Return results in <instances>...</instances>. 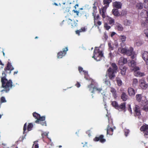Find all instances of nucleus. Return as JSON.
<instances>
[{
    "label": "nucleus",
    "mask_w": 148,
    "mask_h": 148,
    "mask_svg": "<svg viewBox=\"0 0 148 148\" xmlns=\"http://www.w3.org/2000/svg\"><path fill=\"white\" fill-rule=\"evenodd\" d=\"M104 81L105 84L106 85L108 86H110V82L109 79H106Z\"/></svg>",
    "instance_id": "a18cd8bd"
},
{
    "label": "nucleus",
    "mask_w": 148,
    "mask_h": 148,
    "mask_svg": "<svg viewBox=\"0 0 148 148\" xmlns=\"http://www.w3.org/2000/svg\"><path fill=\"white\" fill-rule=\"evenodd\" d=\"M126 12L124 10H123L121 11V14H120V16H123L125 15H126Z\"/></svg>",
    "instance_id": "de8ad7c7"
},
{
    "label": "nucleus",
    "mask_w": 148,
    "mask_h": 148,
    "mask_svg": "<svg viewBox=\"0 0 148 148\" xmlns=\"http://www.w3.org/2000/svg\"><path fill=\"white\" fill-rule=\"evenodd\" d=\"M143 110L146 112L148 111V106L147 105H145L144 106Z\"/></svg>",
    "instance_id": "8fccbe9b"
},
{
    "label": "nucleus",
    "mask_w": 148,
    "mask_h": 148,
    "mask_svg": "<svg viewBox=\"0 0 148 148\" xmlns=\"http://www.w3.org/2000/svg\"><path fill=\"white\" fill-rule=\"evenodd\" d=\"M130 132V131L129 130L127 129H125V135L126 136H127L128 134H129Z\"/></svg>",
    "instance_id": "5fc2aeb1"
},
{
    "label": "nucleus",
    "mask_w": 148,
    "mask_h": 148,
    "mask_svg": "<svg viewBox=\"0 0 148 148\" xmlns=\"http://www.w3.org/2000/svg\"><path fill=\"white\" fill-rule=\"evenodd\" d=\"M83 72L85 75V78H86V76H87L88 75V73L87 71H83Z\"/></svg>",
    "instance_id": "bf43d9fd"
},
{
    "label": "nucleus",
    "mask_w": 148,
    "mask_h": 148,
    "mask_svg": "<svg viewBox=\"0 0 148 148\" xmlns=\"http://www.w3.org/2000/svg\"><path fill=\"white\" fill-rule=\"evenodd\" d=\"M112 12L113 14L116 16H119L121 15L118 9H113L112 10Z\"/></svg>",
    "instance_id": "b1692460"
},
{
    "label": "nucleus",
    "mask_w": 148,
    "mask_h": 148,
    "mask_svg": "<svg viewBox=\"0 0 148 148\" xmlns=\"http://www.w3.org/2000/svg\"><path fill=\"white\" fill-rule=\"evenodd\" d=\"M128 96L126 93L124 92H123L121 95V98L124 101H126L128 99Z\"/></svg>",
    "instance_id": "5701e85b"
},
{
    "label": "nucleus",
    "mask_w": 148,
    "mask_h": 148,
    "mask_svg": "<svg viewBox=\"0 0 148 148\" xmlns=\"http://www.w3.org/2000/svg\"><path fill=\"white\" fill-rule=\"evenodd\" d=\"M107 72L110 79L112 80L115 77V73H116V72L113 71L112 68L110 67Z\"/></svg>",
    "instance_id": "6e6552de"
},
{
    "label": "nucleus",
    "mask_w": 148,
    "mask_h": 148,
    "mask_svg": "<svg viewBox=\"0 0 148 148\" xmlns=\"http://www.w3.org/2000/svg\"><path fill=\"white\" fill-rule=\"evenodd\" d=\"M33 125L32 123H29L27 125V132L31 131L32 130V128L33 127Z\"/></svg>",
    "instance_id": "72a5a7b5"
},
{
    "label": "nucleus",
    "mask_w": 148,
    "mask_h": 148,
    "mask_svg": "<svg viewBox=\"0 0 148 148\" xmlns=\"http://www.w3.org/2000/svg\"><path fill=\"white\" fill-rule=\"evenodd\" d=\"M142 58L144 60L148 59V53L147 51H145L142 54Z\"/></svg>",
    "instance_id": "c85d7f7f"
},
{
    "label": "nucleus",
    "mask_w": 148,
    "mask_h": 148,
    "mask_svg": "<svg viewBox=\"0 0 148 148\" xmlns=\"http://www.w3.org/2000/svg\"><path fill=\"white\" fill-rule=\"evenodd\" d=\"M136 65V62L134 60L130 61V66L132 67H134Z\"/></svg>",
    "instance_id": "a19ab883"
},
{
    "label": "nucleus",
    "mask_w": 148,
    "mask_h": 148,
    "mask_svg": "<svg viewBox=\"0 0 148 148\" xmlns=\"http://www.w3.org/2000/svg\"><path fill=\"white\" fill-rule=\"evenodd\" d=\"M88 87L89 88V90L91 91L92 93H94L95 91H97L98 92H100L102 90V88H98L97 86H95L92 83L91 84L88 86Z\"/></svg>",
    "instance_id": "0eeeda50"
},
{
    "label": "nucleus",
    "mask_w": 148,
    "mask_h": 148,
    "mask_svg": "<svg viewBox=\"0 0 148 148\" xmlns=\"http://www.w3.org/2000/svg\"><path fill=\"white\" fill-rule=\"evenodd\" d=\"M6 102V101L4 97H2L0 99V103H5Z\"/></svg>",
    "instance_id": "79ce46f5"
},
{
    "label": "nucleus",
    "mask_w": 148,
    "mask_h": 148,
    "mask_svg": "<svg viewBox=\"0 0 148 148\" xmlns=\"http://www.w3.org/2000/svg\"><path fill=\"white\" fill-rule=\"evenodd\" d=\"M80 29L82 32H84L86 31V29L85 27L81 28Z\"/></svg>",
    "instance_id": "e2e57ef3"
},
{
    "label": "nucleus",
    "mask_w": 148,
    "mask_h": 148,
    "mask_svg": "<svg viewBox=\"0 0 148 148\" xmlns=\"http://www.w3.org/2000/svg\"><path fill=\"white\" fill-rule=\"evenodd\" d=\"M128 110L131 113V114L132 113V111L130 105H128Z\"/></svg>",
    "instance_id": "6e6d98bb"
},
{
    "label": "nucleus",
    "mask_w": 148,
    "mask_h": 148,
    "mask_svg": "<svg viewBox=\"0 0 148 148\" xmlns=\"http://www.w3.org/2000/svg\"><path fill=\"white\" fill-rule=\"evenodd\" d=\"M108 118L109 124L108 125L106 129L107 134L112 135L113 134V129L110 127L111 126V125L112 124V121L111 119H109V118Z\"/></svg>",
    "instance_id": "423d86ee"
},
{
    "label": "nucleus",
    "mask_w": 148,
    "mask_h": 148,
    "mask_svg": "<svg viewBox=\"0 0 148 148\" xmlns=\"http://www.w3.org/2000/svg\"><path fill=\"white\" fill-rule=\"evenodd\" d=\"M116 80L117 81L118 85L119 86H121L122 84V82L121 80L119 78H117L116 79Z\"/></svg>",
    "instance_id": "ea45409f"
},
{
    "label": "nucleus",
    "mask_w": 148,
    "mask_h": 148,
    "mask_svg": "<svg viewBox=\"0 0 148 148\" xmlns=\"http://www.w3.org/2000/svg\"><path fill=\"white\" fill-rule=\"evenodd\" d=\"M132 56H131V58L132 59H134L135 57V54L134 53V52H133V53L131 55Z\"/></svg>",
    "instance_id": "052dcab7"
},
{
    "label": "nucleus",
    "mask_w": 148,
    "mask_h": 148,
    "mask_svg": "<svg viewBox=\"0 0 148 148\" xmlns=\"http://www.w3.org/2000/svg\"><path fill=\"white\" fill-rule=\"evenodd\" d=\"M145 34L146 36L148 38V29H146L144 31Z\"/></svg>",
    "instance_id": "603ef678"
},
{
    "label": "nucleus",
    "mask_w": 148,
    "mask_h": 148,
    "mask_svg": "<svg viewBox=\"0 0 148 148\" xmlns=\"http://www.w3.org/2000/svg\"><path fill=\"white\" fill-rule=\"evenodd\" d=\"M93 54L94 55L92 58L98 61L100 60L101 59V58L103 57L102 51H100L99 49L97 47H96L95 49Z\"/></svg>",
    "instance_id": "7ed1b4c3"
},
{
    "label": "nucleus",
    "mask_w": 148,
    "mask_h": 148,
    "mask_svg": "<svg viewBox=\"0 0 148 148\" xmlns=\"http://www.w3.org/2000/svg\"><path fill=\"white\" fill-rule=\"evenodd\" d=\"M75 32L76 34H78V35H79L80 33L79 32V30H77Z\"/></svg>",
    "instance_id": "774afa93"
},
{
    "label": "nucleus",
    "mask_w": 148,
    "mask_h": 148,
    "mask_svg": "<svg viewBox=\"0 0 148 148\" xmlns=\"http://www.w3.org/2000/svg\"><path fill=\"white\" fill-rule=\"evenodd\" d=\"M136 99L137 101L140 102L141 99V94H138L136 95Z\"/></svg>",
    "instance_id": "f704fd0d"
},
{
    "label": "nucleus",
    "mask_w": 148,
    "mask_h": 148,
    "mask_svg": "<svg viewBox=\"0 0 148 148\" xmlns=\"http://www.w3.org/2000/svg\"><path fill=\"white\" fill-rule=\"evenodd\" d=\"M112 0H103V4L105 5L104 7H106L107 8L109 6L110 3L111 2Z\"/></svg>",
    "instance_id": "cd10ccee"
},
{
    "label": "nucleus",
    "mask_w": 148,
    "mask_h": 148,
    "mask_svg": "<svg viewBox=\"0 0 148 148\" xmlns=\"http://www.w3.org/2000/svg\"><path fill=\"white\" fill-rule=\"evenodd\" d=\"M93 140L95 141H99L102 143H103L106 141V140L104 138V136L101 135L98 137H95L94 139Z\"/></svg>",
    "instance_id": "f8f14e48"
},
{
    "label": "nucleus",
    "mask_w": 148,
    "mask_h": 148,
    "mask_svg": "<svg viewBox=\"0 0 148 148\" xmlns=\"http://www.w3.org/2000/svg\"><path fill=\"white\" fill-rule=\"evenodd\" d=\"M27 123H25L23 127V134H25V133H26V131L27 130Z\"/></svg>",
    "instance_id": "49530a36"
},
{
    "label": "nucleus",
    "mask_w": 148,
    "mask_h": 148,
    "mask_svg": "<svg viewBox=\"0 0 148 148\" xmlns=\"http://www.w3.org/2000/svg\"><path fill=\"white\" fill-rule=\"evenodd\" d=\"M113 6L114 8L117 9L121 8L122 6V4L119 2L115 1L112 3Z\"/></svg>",
    "instance_id": "aec40b11"
},
{
    "label": "nucleus",
    "mask_w": 148,
    "mask_h": 148,
    "mask_svg": "<svg viewBox=\"0 0 148 148\" xmlns=\"http://www.w3.org/2000/svg\"><path fill=\"white\" fill-rule=\"evenodd\" d=\"M110 91L112 93L113 96L115 98H116L117 96L116 90L114 88L111 87Z\"/></svg>",
    "instance_id": "a878e982"
},
{
    "label": "nucleus",
    "mask_w": 148,
    "mask_h": 148,
    "mask_svg": "<svg viewBox=\"0 0 148 148\" xmlns=\"http://www.w3.org/2000/svg\"><path fill=\"white\" fill-rule=\"evenodd\" d=\"M121 50V53L124 55H126L130 56H131L133 52V49L132 47H130L128 49L125 48H122L119 49L118 50Z\"/></svg>",
    "instance_id": "20e7f679"
},
{
    "label": "nucleus",
    "mask_w": 148,
    "mask_h": 148,
    "mask_svg": "<svg viewBox=\"0 0 148 148\" xmlns=\"http://www.w3.org/2000/svg\"><path fill=\"white\" fill-rule=\"evenodd\" d=\"M73 11L74 13H75L76 14V15L78 16L79 14V12L77 11V10H73Z\"/></svg>",
    "instance_id": "680f3d73"
},
{
    "label": "nucleus",
    "mask_w": 148,
    "mask_h": 148,
    "mask_svg": "<svg viewBox=\"0 0 148 148\" xmlns=\"http://www.w3.org/2000/svg\"><path fill=\"white\" fill-rule=\"evenodd\" d=\"M1 145H3L4 147V148H6L5 147L6 146V144L4 143H1V144L0 143V146H1Z\"/></svg>",
    "instance_id": "338daca9"
},
{
    "label": "nucleus",
    "mask_w": 148,
    "mask_h": 148,
    "mask_svg": "<svg viewBox=\"0 0 148 148\" xmlns=\"http://www.w3.org/2000/svg\"><path fill=\"white\" fill-rule=\"evenodd\" d=\"M120 45L121 47H123L125 45V43L124 42H122L121 43Z\"/></svg>",
    "instance_id": "0e129e2a"
},
{
    "label": "nucleus",
    "mask_w": 148,
    "mask_h": 148,
    "mask_svg": "<svg viewBox=\"0 0 148 148\" xmlns=\"http://www.w3.org/2000/svg\"><path fill=\"white\" fill-rule=\"evenodd\" d=\"M34 146V148H38V144L36 143V141H35L34 142V144L33 146Z\"/></svg>",
    "instance_id": "3c124183"
},
{
    "label": "nucleus",
    "mask_w": 148,
    "mask_h": 148,
    "mask_svg": "<svg viewBox=\"0 0 148 148\" xmlns=\"http://www.w3.org/2000/svg\"><path fill=\"white\" fill-rule=\"evenodd\" d=\"M42 138L43 139L44 138H45L46 137H47V138H48L47 137V136L48 135V133L45 132L43 133L42 134Z\"/></svg>",
    "instance_id": "37998d69"
},
{
    "label": "nucleus",
    "mask_w": 148,
    "mask_h": 148,
    "mask_svg": "<svg viewBox=\"0 0 148 148\" xmlns=\"http://www.w3.org/2000/svg\"><path fill=\"white\" fill-rule=\"evenodd\" d=\"M118 108L117 109L119 110L125 111L126 108V103L124 102L121 103L120 105L118 106Z\"/></svg>",
    "instance_id": "a211bd4d"
},
{
    "label": "nucleus",
    "mask_w": 148,
    "mask_h": 148,
    "mask_svg": "<svg viewBox=\"0 0 148 148\" xmlns=\"http://www.w3.org/2000/svg\"><path fill=\"white\" fill-rule=\"evenodd\" d=\"M33 115L34 118L37 120L35 121V123L41 124L42 125H46V123L45 121V116H41L40 115L35 112L33 113Z\"/></svg>",
    "instance_id": "f03ea898"
},
{
    "label": "nucleus",
    "mask_w": 148,
    "mask_h": 148,
    "mask_svg": "<svg viewBox=\"0 0 148 148\" xmlns=\"http://www.w3.org/2000/svg\"><path fill=\"white\" fill-rule=\"evenodd\" d=\"M94 23V25L95 26H98L100 25L101 24V22L100 21H97L96 22H95Z\"/></svg>",
    "instance_id": "c03bdc74"
},
{
    "label": "nucleus",
    "mask_w": 148,
    "mask_h": 148,
    "mask_svg": "<svg viewBox=\"0 0 148 148\" xmlns=\"http://www.w3.org/2000/svg\"><path fill=\"white\" fill-rule=\"evenodd\" d=\"M92 16L94 17V23H95V22H96L97 21H98L100 19L99 16V14H98L97 16H96V14H94V13H92Z\"/></svg>",
    "instance_id": "c756f323"
},
{
    "label": "nucleus",
    "mask_w": 148,
    "mask_h": 148,
    "mask_svg": "<svg viewBox=\"0 0 148 148\" xmlns=\"http://www.w3.org/2000/svg\"><path fill=\"white\" fill-rule=\"evenodd\" d=\"M109 52H110L109 54V57L110 58H112L114 57V56L112 53H111V51Z\"/></svg>",
    "instance_id": "4d7b16f0"
},
{
    "label": "nucleus",
    "mask_w": 148,
    "mask_h": 148,
    "mask_svg": "<svg viewBox=\"0 0 148 148\" xmlns=\"http://www.w3.org/2000/svg\"><path fill=\"white\" fill-rule=\"evenodd\" d=\"M115 28L119 31H122L123 29L122 25L119 23H117L116 24Z\"/></svg>",
    "instance_id": "393cba45"
},
{
    "label": "nucleus",
    "mask_w": 148,
    "mask_h": 148,
    "mask_svg": "<svg viewBox=\"0 0 148 148\" xmlns=\"http://www.w3.org/2000/svg\"><path fill=\"white\" fill-rule=\"evenodd\" d=\"M94 5H95L94 4ZM92 9L93 10V12L92 13H94V14H96L97 12V8L96 6L95 5H94Z\"/></svg>",
    "instance_id": "09e8293b"
},
{
    "label": "nucleus",
    "mask_w": 148,
    "mask_h": 148,
    "mask_svg": "<svg viewBox=\"0 0 148 148\" xmlns=\"http://www.w3.org/2000/svg\"><path fill=\"white\" fill-rule=\"evenodd\" d=\"M75 86L78 88L80 86V84L78 82H77V84H75Z\"/></svg>",
    "instance_id": "69168bd1"
},
{
    "label": "nucleus",
    "mask_w": 148,
    "mask_h": 148,
    "mask_svg": "<svg viewBox=\"0 0 148 148\" xmlns=\"http://www.w3.org/2000/svg\"><path fill=\"white\" fill-rule=\"evenodd\" d=\"M78 70L79 71V72L80 73H81V72H83V68L81 67H78Z\"/></svg>",
    "instance_id": "13d9d810"
},
{
    "label": "nucleus",
    "mask_w": 148,
    "mask_h": 148,
    "mask_svg": "<svg viewBox=\"0 0 148 148\" xmlns=\"http://www.w3.org/2000/svg\"><path fill=\"white\" fill-rule=\"evenodd\" d=\"M66 21L68 24H71L73 27H74L77 25V22H78V21L77 20L73 21L70 19H68L66 20Z\"/></svg>",
    "instance_id": "ddd939ff"
},
{
    "label": "nucleus",
    "mask_w": 148,
    "mask_h": 148,
    "mask_svg": "<svg viewBox=\"0 0 148 148\" xmlns=\"http://www.w3.org/2000/svg\"><path fill=\"white\" fill-rule=\"evenodd\" d=\"M140 16L142 18H148V12L146 10H143L140 13Z\"/></svg>",
    "instance_id": "6ab92c4d"
},
{
    "label": "nucleus",
    "mask_w": 148,
    "mask_h": 148,
    "mask_svg": "<svg viewBox=\"0 0 148 148\" xmlns=\"http://www.w3.org/2000/svg\"><path fill=\"white\" fill-rule=\"evenodd\" d=\"M134 111V115L135 116L139 117L141 115V112L140 110V106L137 105H135L133 109Z\"/></svg>",
    "instance_id": "9d476101"
},
{
    "label": "nucleus",
    "mask_w": 148,
    "mask_h": 148,
    "mask_svg": "<svg viewBox=\"0 0 148 148\" xmlns=\"http://www.w3.org/2000/svg\"><path fill=\"white\" fill-rule=\"evenodd\" d=\"M128 92L130 96H134L136 93L134 90L131 87L128 88Z\"/></svg>",
    "instance_id": "412c9836"
},
{
    "label": "nucleus",
    "mask_w": 148,
    "mask_h": 148,
    "mask_svg": "<svg viewBox=\"0 0 148 148\" xmlns=\"http://www.w3.org/2000/svg\"><path fill=\"white\" fill-rule=\"evenodd\" d=\"M111 66L112 67L113 70L117 72L118 69V67L116 64L115 63H113L112 64Z\"/></svg>",
    "instance_id": "2f4dec72"
},
{
    "label": "nucleus",
    "mask_w": 148,
    "mask_h": 148,
    "mask_svg": "<svg viewBox=\"0 0 148 148\" xmlns=\"http://www.w3.org/2000/svg\"><path fill=\"white\" fill-rule=\"evenodd\" d=\"M120 69L121 70V75H125L127 70V67L125 66H122L120 67Z\"/></svg>",
    "instance_id": "4be33fe9"
},
{
    "label": "nucleus",
    "mask_w": 148,
    "mask_h": 148,
    "mask_svg": "<svg viewBox=\"0 0 148 148\" xmlns=\"http://www.w3.org/2000/svg\"><path fill=\"white\" fill-rule=\"evenodd\" d=\"M2 75L3 77L1 78L2 87L4 88V89L1 90V92H3L5 91L7 92L9 91L13 86L12 82L11 79L8 80L6 78V74L5 71L2 73Z\"/></svg>",
    "instance_id": "f257e3e1"
},
{
    "label": "nucleus",
    "mask_w": 148,
    "mask_h": 148,
    "mask_svg": "<svg viewBox=\"0 0 148 148\" xmlns=\"http://www.w3.org/2000/svg\"><path fill=\"white\" fill-rule=\"evenodd\" d=\"M108 50L109 51H111L113 50L114 49V45L111 42H108Z\"/></svg>",
    "instance_id": "bb28decb"
},
{
    "label": "nucleus",
    "mask_w": 148,
    "mask_h": 148,
    "mask_svg": "<svg viewBox=\"0 0 148 148\" xmlns=\"http://www.w3.org/2000/svg\"><path fill=\"white\" fill-rule=\"evenodd\" d=\"M140 130L143 132L145 136L148 138V125L145 124L142 125L140 127Z\"/></svg>",
    "instance_id": "1a4fd4ad"
},
{
    "label": "nucleus",
    "mask_w": 148,
    "mask_h": 148,
    "mask_svg": "<svg viewBox=\"0 0 148 148\" xmlns=\"http://www.w3.org/2000/svg\"><path fill=\"white\" fill-rule=\"evenodd\" d=\"M107 8L106 7H103L100 9L99 10V13L101 15L102 18H104L106 17V9Z\"/></svg>",
    "instance_id": "2eb2a0df"
},
{
    "label": "nucleus",
    "mask_w": 148,
    "mask_h": 148,
    "mask_svg": "<svg viewBox=\"0 0 148 148\" xmlns=\"http://www.w3.org/2000/svg\"><path fill=\"white\" fill-rule=\"evenodd\" d=\"M140 82V86L142 89H146L148 87V85L144 80H141Z\"/></svg>",
    "instance_id": "dca6fc26"
},
{
    "label": "nucleus",
    "mask_w": 148,
    "mask_h": 148,
    "mask_svg": "<svg viewBox=\"0 0 148 148\" xmlns=\"http://www.w3.org/2000/svg\"><path fill=\"white\" fill-rule=\"evenodd\" d=\"M143 4L145 8H148V0H144Z\"/></svg>",
    "instance_id": "e433bc0d"
},
{
    "label": "nucleus",
    "mask_w": 148,
    "mask_h": 148,
    "mask_svg": "<svg viewBox=\"0 0 148 148\" xmlns=\"http://www.w3.org/2000/svg\"><path fill=\"white\" fill-rule=\"evenodd\" d=\"M138 83V81L136 79L134 78L133 79L132 82V85L134 86H136L137 85Z\"/></svg>",
    "instance_id": "4c0bfd02"
},
{
    "label": "nucleus",
    "mask_w": 148,
    "mask_h": 148,
    "mask_svg": "<svg viewBox=\"0 0 148 148\" xmlns=\"http://www.w3.org/2000/svg\"><path fill=\"white\" fill-rule=\"evenodd\" d=\"M107 23H106L104 24V27L107 30H108L111 28V26L109 24L112 26L115 23V20L113 18L109 16H107Z\"/></svg>",
    "instance_id": "39448f33"
},
{
    "label": "nucleus",
    "mask_w": 148,
    "mask_h": 148,
    "mask_svg": "<svg viewBox=\"0 0 148 148\" xmlns=\"http://www.w3.org/2000/svg\"><path fill=\"white\" fill-rule=\"evenodd\" d=\"M68 51L67 47H66L63 49L62 51H60L57 53V56L58 58H62L63 56H64L66 53V52Z\"/></svg>",
    "instance_id": "9b49d317"
},
{
    "label": "nucleus",
    "mask_w": 148,
    "mask_h": 148,
    "mask_svg": "<svg viewBox=\"0 0 148 148\" xmlns=\"http://www.w3.org/2000/svg\"><path fill=\"white\" fill-rule=\"evenodd\" d=\"M112 105V106L115 108L117 109L118 106L119 105L117 103L116 101H112L111 103Z\"/></svg>",
    "instance_id": "473e14b6"
},
{
    "label": "nucleus",
    "mask_w": 148,
    "mask_h": 148,
    "mask_svg": "<svg viewBox=\"0 0 148 148\" xmlns=\"http://www.w3.org/2000/svg\"><path fill=\"white\" fill-rule=\"evenodd\" d=\"M127 60L126 58H124L123 57H121L119 59L118 61V64L120 65H123L126 63Z\"/></svg>",
    "instance_id": "f3484780"
},
{
    "label": "nucleus",
    "mask_w": 148,
    "mask_h": 148,
    "mask_svg": "<svg viewBox=\"0 0 148 148\" xmlns=\"http://www.w3.org/2000/svg\"><path fill=\"white\" fill-rule=\"evenodd\" d=\"M134 67L133 70L134 71V73L135 72L138 71V70H139V68L138 67L134 66Z\"/></svg>",
    "instance_id": "864d4df0"
},
{
    "label": "nucleus",
    "mask_w": 148,
    "mask_h": 148,
    "mask_svg": "<svg viewBox=\"0 0 148 148\" xmlns=\"http://www.w3.org/2000/svg\"><path fill=\"white\" fill-rule=\"evenodd\" d=\"M134 75L138 77L143 76L145 75V74L144 73H141L140 71L135 72Z\"/></svg>",
    "instance_id": "7c9ffc66"
},
{
    "label": "nucleus",
    "mask_w": 148,
    "mask_h": 148,
    "mask_svg": "<svg viewBox=\"0 0 148 148\" xmlns=\"http://www.w3.org/2000/svg\"><path fill=\"white\" fill-rule=\"evenodd\" d=\"M14 69V68L12 66L11 63L9 62H8L6 66L4 68V70L5 71H10L9 73L10 74L11 73V71Z\"/></svg>",
    "instance_id": "4468645a"
},
{
    "label": "nucleus",
    "mask_w": 148,
    "mask_h": 148,
    "mask_svg": "<svg viewBox=\"0 0 148 148\" xmlns=\"http://www.w3.org/2000/svg\"><path fill=\"white\" fill-rule=\"evenodd\" d=\"M143 5L142 3H138L136 5L137 8L139 9H141L143 8Z\"/></svg>",
    "instance_id": "c9c22d12"
},
{
    "label": "nucleus",
    "mask_w": 148,
    "mask_h": 148,
    "mask_svg": "<svg viewBox=\"0 0 148 148\" xmlns=\"http://www.w3.org/2000/svg\"><path fill=\"white\" fill-rule=\"evenodd\" d=\"M122 42H125L126 40V37L124 35H121L120 37Z\"/></svg>",
    "instance_id": "58836bf2"
}]
</instances>
